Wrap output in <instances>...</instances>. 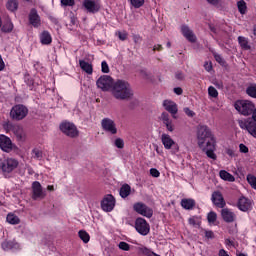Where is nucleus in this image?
Returning a JSON list of instances; mask_svg holds the SVG:
<instances>
[{
    "label": "nucleus",
    "mask_w": 256,
    "mask_h": 256,
    "mask_svg": "<svg viewBox=\"0 0 256 256\" xmlns=\"http://www.w3.org/2000/svg\"><path fill=\"white\" fill-rule=\"evenodd\" d=\"M239 149L241 153H249V148H247V146H245L244 144H240Z\"/></svg>",
    "instance_id": "obj_55"
},
{
    "label": "nucleus",
    "mask_w": 256,
    "mask_h": 256,
    "mask_svg": "<svg viewBox=\"0 0 256 256\" xmlns=\"http://www.w3.org/2000/svg\"><path fill=\"white\" fill-rule=\"evenodd\" d=\"M184 113L188 116V117H195V112H193L191 109L189 108H184Z\"/></svg>",
    "instance_id": "obj_53"
},
{
    "label": "nucleus",
    "mask_w": 256,
    "mask_h": 256,
    "mask_svg": "<svg viewBox=\"0 0 256 256\" xmlns=\"http://www.w3.org/2000/svg\"><path fill=\"white\" fill-rule=\"evenodd\" d=\"M167 131H169L170 133H173V131H175V125H173V122H171L170 124H168L166 126Z\"/></svg>",
    "instance_id": "obj_56"
},
{
    "label": "nucleus",
    "mask_w": 256,
    "mask_h": 256,
    "mask_svg": "<svg viewBox=\"0 0 256 256\" xmlns=\"http://www.w3.org/2000/svg\"><path fill=\"white\" fill-rule=\"evenodd\" d=\"M5 69V62L3 61V57L0 55V71H3Z\"/></svg>",
    "instance_id": "obj_61"
},
{
    "label": "nucleus",
    "mask_w": 256,
    "mask_h": 256,
    "mask_svg": "<svg viewBox=\"0 0 256 256\" xmlns=\"http://www.w3.org/2000/svg\"><path fill=\"white\" fill-rule=\"evenodd\" d=\"M110 93L114 99L127 101V99H131V97H133V88H131V84L128 81L118 79L114 81Z\"/></svg>",
    "instance_id": "obj_2"
},
{
    "label": "nucleus",
    "mask_w": 256,
    "mask_h": 256,
    "mask_svg": "<svg viewBox=\"0 0 256 256\" xmlns=\"http://www.w3.org/2000/svg\"><path fill=\"white\" fill-rule=\"evenodd\" d=\"M0 149L5 153H9L11 149H13V143L11 142V138L0 135Z\"/></svg>",
    "instance_id": "obj_16"
},
{
    "label": "nucleus",
    "mask_w": 256,
    "mask_h": 256,
    "mask_svg": "<svg viewBox=\"0 0 256 256\" xmlns=\"http://www.w3.org/2000/svg\"><path fill=\"white\" fill-rule=\"evenodd\" d=\"M219 175L223 181H228L229 183H233L235 181V176H233V174L227 172L226 170H221L219 172Z\"/></svg>",
    "instance_id": "obj_26"
},
{
    "label": "nucleus",
    "mask_w": 256,
    "mask_h": 256,
    "mask_svg": "<svg viewBox=\"0 0 256 256\" xmlns=\"http://www.w3.org/2000/svg\"><path fill=\"white\" fill-rule=\"evenodd\" d=\"M197 141L198 147L206 153L207 157L213 161H217V154H215V135H213L209 127L205 125L198 126Z\"/></svg>",
    "instance_id": "obj_1"
},
{
    "label": "nucleus",
    "mask_w": 256,
    "mask_h": 256,
    "mask_svg": "<svg viewBox=\"0 0 256 256\" xmlns=\"http://www.w3.org/2000/svg\"><path fill=\"white\" fill-rule=\"evenodd\" d=\"M135 229L137 233H139V235L145 237L146 235H149V232L151 231V226H149V223H147L146 219L137 218L135 220Z\"/></svg>",
    "instance_id": "obj_7"
},
{
    "label": "nucleus",
    "mask_w": 256,
    "mask_h": 256,
    "mask_svg": "<svg viewBox=\"0 0 256 256\" xmlns=\"http://www.w3.org/2000/svg\"><path fill=\"white\" fill-rule=\"evenodd\" d=\"M238 124L241 129H246V131H248L249 125L251 124V120H247V119L239 120Z\"/></svg>",
    "instance_id": "obj_39"
},
{
    "label": "nucleus",
    "mask_w": 256,
    "mask_h": 256,
    "mask_svg": "<svg viewBox=\"0 0 256 256\" xmlns=\"http://www.w3.org/2000/svg\"><path fill=\"white\" fill-rule=\"evenodd\" d=\"M47 197V192L43 190V186L39 181H35L32 183V199L37 201L39 199H45Z\"/></svg>",
    "instance_id": "obj_9"
},
{
    "label": "nucleus",
    "mask_w": 256,
    "mask_h": 256,
    "mask_svg": "<svg viewBox=\"0 0 256 256\" xmlns=\"http://www.w3.org/2000/svg\"><path fill=\"white\" fill-rule=\"evenodd\" d=\"M150 175H151L152 177L157 178V177H160V176H161V172H159V170H157L156 168H151V169H150Z\"/></svg>",
    "instance_id": "obj_51"
},
{
    "label": "nucleus",
    "mask_w": 256,
    "mask_h": 256,
    "mask_svg": "<svg viewBox=\"0 0 256 256\" xmlns=\"http://www.w3.org/2000/svg\"><path fill=\"white\" fill-rule=\"evenodd\" d=\"M78 235L81 241H83V243H89V241H91V236L85 230H80L78 232Z\"/></svg>",
    "instance_id": "obj_32"
},
{
    "label": "nucleus",
    "mask_w": 256,
    "mask_h": 256,
    "mask_svg": "<svg viewBox=\"0 0 256 256\" xmlns=\"http://www.w3.org/2000/svg\"><path fill=\"white\" fill-rule=\"evenodd\" d=\"M1 247L3 251H9L12 249V251H17V249H21V245L15 241H4L1 244Z\"/></svg>",
    "instance_id": "obj_21"
},
{
    "label": "nucleus",
    "mask_w": 256,
    "mask_h": 256,
    "mask_svg": "<svg viewBox=\"0 0 256 256\" xmlns=\"http://www.w3.org/2000/svg\"><path fill=\"white\" fill-rule=\"evenodd\" d=\"M6 221L10 225H19V223H21V220L19 219V216L15 215L13 213H9L7 215Z\"/></svg>",
    "instance_id": "obj_28"
},
{
    "label": "nucleus",
    "mask_w": 256,
    "mask_h": 256,
    "mask_svg": "<svg viewBox=\"0 0 256 256\" xmlns=\"http://www.w3.org/2000/svg\"><path fill=\"white\" fill-rule=\"evenodd\" d=\"M17 167H19V161L13 158H8L1 163V169L4 173H11Z\"/></svg>",
    "instance_id": "obj_12"
},
{
    "label": "nucleus",
    "mask_w": 256,
    "mask_h": 256,
    "mask_svg": "<svg viewBox=\"0 0 256 256\" xmlns=\"http://www.w3.org/2000/svg\"><path fill=\"white\" fill-rule=\"evenodd\" d=\"M2 31L4 33H11V31H13V22H11V20H7L2 26Z\"/></svg>",
    "instance_id": "obj_35"
},
{
    "label": "nucleus",
    "mask_w": 256,
    "mask_h": 256,
    "mask_svg": "<svg viewBox=\"0 0 256 256\" xmlns=\"http://www.w3.org/2000/svg\"><path fill=\"white\" fill-rule=\"evenodd\" d=\"M174 93L176 95H183V89L181 87L174 88Z\"/></svg>",
    "instance_id": "obj_58"
},
{
    "label": "nucleus",
    "mask_w": 256,
    "mask_h": 256,
    "mask_svg": "<svg viewBox=\"0 0 256 256\" xmlns=\"http://www.w3.org/2000/svg\"><path fill=\"white\" fill-rule=\"evenodd\" d=\"M118 37L121 41H125L127 39V32H118Z\"/></svg>",
    "instance_id": "obj_54"
},
{
    "label": "nucleus",
    "mask_w": 256,
    "mask_h": 256,
    "mask_svg": "<svg viewBox=\"0 0 256 256\" xmlns=\"http://www.w3.org/2000/svg\"><path fill=\"white\" fill-rule=\"evenodd\" d=\"M226 153L229 157H235V151H233V149H227Z\"/></svg>",
    "instance_id": "obj_62"
},
{
    "label": "nucleus",
    "mask_w": 256,
    "mask_h": 256,
    "mask_svg": "<svg viewBox=\"0 0 256 256\" xmlns=\"http://www.w3.org/2000/svg\"><path fill=\"white\" fill-rule=\"evenodd\" d=\"M114 145L115 147H117V149H123L125 147V142L121 138H116L114 141Z\"/></svg>",
    "instance_id": "obj_45"
},
{
    "label": "nucleus",
    "mask_w": 256,
    "mask_h": 256,
    "mask_svg": "<svg viewBox=\"0 0 256 256\" xmlns=\"http://www.w3.org/2000/svg\"><path fill=\"white\" fill-rule=\"evenodd\" d=\"M29 21L30 25L34 27H40L41 26V17H39V14L37 13L36 9H32L29 14Z\"/></svg>",
    "instance_id": "obj_20"
},
{
    "label": "nucleus",
    "mask_w": 256,
    "mask_h": 256,
    "mask_svg": "<svg viewBox=\"0 0 256 256\" xmlns=\"http://www.w3.org/2000/svg\"><path fill=\"white\" fill-rule=\"evenodd\" d=\"M40 41H41L42 45H50V43H51V41H53V39L51 38V34L49 32L44 31L40 35Z\"/></svg>",
    "instance_id": "obj_27"
},
{
    "label": "nucleus",
    "mask_w": 256,
    "mask_h": 256,
    "mask_svg": "<svg viewBox=\"0 0 256 256\" xmlns=\"http://www.w3.org/2000/svg\"><path fill=\"white\" fill-rule=\"evenodd\" d=\"M82 8L86 13H91L95 15V13H99L101 11V1L99 0H83Z\"/></svg>",
    "instance_id": "obj_6"
},
{
    "label": "nucleus",
    "mask_w": 256,
    "mask_h": 256,
    "mask_svg": "<svg viewBox=\"0 0 256 256\" xmlns=\"http://www.w3.org/2000/svg\"><path fill=\"white\" fill-rule=\"evenodd\" d=\"M251 115H252V119H253L254 123H256V108L255 107H254V110L252 111Z\"/></svg>",
    "instance_id": "obj_64"
},
{
    "label": "nucleus",
    "mask_w": 256,
    "mask_h": 256,
    "mask_svg": "<svg viewBox=\"0 0 256 256\" xmlns=\"http://www.w3.org/2000/svg\"><path fill=\"white\" fill-rule=\"evenodd\" d=\"M247 181H248L249 185L252 187V189H255V191H256V177L253 175H248Z\"/></svg>",
    "instance_id": "obj_44"
},
{
    "label": "nucleus",
    "mask_w": 256,
    "mask_h": 256,
    "mask_svg": "<svg viewBox=\"0 0 256 256\" xmlns=\"http://www.w3.org/2000/svg\"><path fill=\"white\" fill-rule=\"evenodd\" d=\"M60 130L64 135H67V137H78L79 136V130H77V126L71 122H63L60 125Z\"/></svg>",
    "instance_id": "obj_8"
},
{
    "label": "nucleus",
    "mask_w": 256,
    "mask_h": 256,
    "mask_svg": "<svg viewBox=\"0 0 256 256\" xmlns=\"http://www.w3.org/2000/svg\"><path fill=\"white\" fill-rule=\"evenodd\" d=\"M137 250L139 251V253H141L142 255H146V256H155L157 255V253L151 251L150 248L140 245Z\"/></svg>",
    "instance_id": "obj_30"
},
{
    "label": "nucleus",
    "mask_w": 256,
    "mask_h": 256,
    "mask_svg": "<svg viewBox=\"0 0 256 256\" xmlns=\"http://www.w3.org/2000/svg\"><path fill=\"white\" fill-rule=\"evenodd\" d=\"M209 5H213L214 7H217V9H221L222 4L221 0H206Z\"/></svg>",
    "instance_id": "obj_48"
},
{
    "label": "nucleus",
    "mask_w": 256,
    "mask_h": 256,
    "mask_svg": "<svg viewBox=\"0 0 256 256\" xmlns=\"http://www.w3.org/2000/svg\"><path fill=\"white\" fill-rule=\"evenodd\" d=\"M221 215L226 223H233L235 221V213L227 208L222 209Z\"/></svg>",
    "instance_id": "obj_22"
},
{
    "label": "nucleus",
    "mask_w": 256,
    "mask_h": 256,
    "mask_svg": "<svg viewBox=\"0 0 256 256\" xmlns=\"http://www.w3.org/2000/svg\"><path fill=\"white\" fill-rule=\"evenodd\" d=\"M238 209L247 213V211H251L253 209V201L246 197H241L238 201Z\"/></svg>",
    "instance_id": "obj_14"
},
{
    "label": "nucleus",
    "mask_w": 256,
    "mask_h": 256,
    "mask_svg": "<svg viewBox=\"0 0 256 256\" xmlns=\"http://www.w3.org/2000/svg\"><path fill=\"white\" fill-rule=\"evenodd\" d=\"M204 68L206 69V71H211V69H213V65H211V63L206 62L204 64Z\"/></svg>",
    "instance_id": "obj_59"
},
{
    "label": "nucleus",
    "mask_w": 256,
    "mask_h": 256,
    "mask_svg": "<svg viewBox=\"0 0 256 256\" xmlns=\"http://www.w3.org/2000/svg\"><path fill=\"white\" fill-rule=\"evenodd\" d=\"M188 223L192 225V227H201V217L192 216L188 219Z\"/></svg>",
    "instance_id": "obj_31"
},
{
    "label": "nucleus",
    "mask_w": 256,
    "mask_h": 256,
    "mask_svg": "<svg viewBox=\"0 0 256 256\" xmlns=\"http://www.w3.org/2000/svg\"><path fill=\"white\" fill-rule=\"evenodd\" d=\"M246 93H247V95H249V97H252L253 99H256V84L250 85L246 89Z\"/></svg>",
    "instance_id": "obj_37"
},
{
    "label": "nucleus",
    "mask_w": 256,
    "mask_h": 256,
    "mask_svg": "<svg viewBox=\"0 0 256 256\" xmlns=\"http://www.w3.org/2000/svg\"><path fill=\"white\" fill-rule=\"evenodd\" d=\"M118 247L121 249V251H129L131 249V245H129L127 242H120Z\"/></svg>",
    "instance_id": "obj_47"
},
{
    "label": "nucleus",
    "mask_w": 256,
    "mask_h": 256,
    "mask_svg": "<svg viewBox=\"0 0 256 256\" xmlns=\"http://www.w3.org/2000/svg\"><path fill=\"white\" fill-rule=\"evenodd\" d=\"M211 199L216 207H219L220 209H223V207H225V199H223V194H221V192H213Z\"/></svg>",
    "instance_id": "obj_18"
},
{
    "label": "nucleus",
    "mask_w": 256,
    "mask_h": 256,
    "mask_svg": "<svg viewBox=\"0 0 256 256\" xmlns=\"http://www.w3.org/2000/svg\"><path fill=\"white\" fill-rule=\"evenodd\" d=\"M115 83V79L111 77V75L103 74L96 80V87L103 91L104 93H108L113 89V85Z\"/></svg>",
    "instance_id": "obj_3"
},
{
    "label": "nucleus",
    "mask_w": 256,
    "mask_h": 256,
    "mask_svg": "<svg viewBox=\"0 0 256 256\" xmlns=\"http://www.w3.org/2000/svg\"><path fill=\"white\" fill-rule=\"evenodd\" d=\"M181 33L187 39V41H190V43H195L197 41V36L193 33V30L189 28L187 25L181 26Z\"/></svg>",
    "instance_id": "obj_17"
},
{
    "label": "nucleus",
    "mask_w": 256,
    "mask_h": 256,
    "mask_svg": "<svg viewBox=\"0 0 256 256\" xmlns=\"http://www.w3.org/2000/svg\"><path fill=\"white\" fill-rule=\"evenodd\" d=\"M181 207L189 211L193 209V207H195V200H193L192 198H184L181 200Z\"/></svg>",
    "instance_id": "obj_25"
},
{
    "label": "nucleus",
    "mask_w": 256,
    "mask_h": 256,
    "mask_svg": "<svg viewBox=\"0 0 256 256\" xmlns=\"http://www.w3.org/2000/svg\"><path fill=\"white\" fill-rule=\"evenodd\" d=\"M175 77L178 79V81H183V79H185V74L181 71H178L176 72Z\"/></svg>",
    "instance_id": "obj_52"
},
{
    "label": "nucleus",
    "mask_w": 256,
    "mask_h": 256,
    "mask_svg": "<svg viewBox=\"0 0 256 256\" xmlns=\"http://www.w3.org/2000/svg\"><path fill=\"white\" fill-rule=\"evenodd\" d=\"M207 220L209 225H217V213L215 212L208 213Z\"/></svg>",
    "instance_id": "obj_34"
},
{
    "label": "nucleus",
    "mask_w": 256,
    "mask_h": 256,
    "mask_svg": "<svg viewBox=\"0 0 256 256\" xmlns=\"http://www.w3.org/2000/svg\"><path fill=\"white\" fill-rule=\"evenodd\" d=\"M129 195H131V186H129V184H124L121 188H120V196L125 199L127 197H129Z\"/></svg>",
    "instance_id": "obj_29"
},
{
    "label": "nucleus",
    "mask_w": 256,
    "mask_h": 256,
    "mask_svg": "<svg viewBox=\"0 0 256 256\" xmlns=\"http://www.w3.org/2000/svg\"><path fill=\"white\" fill-rule=\"evenodd\" d=\"M133 40H134V42H136V43H141L142 38H141V36H139V35H134V36H133Z\"/></svg>",
    "instance_id": "obj_60"
},
{
    "label": "nucleus",
    "mask_w": 256,
    "mask_h": 256,
    "mask_svg": "<svg viewBox=\"0 0 256 256\" xmlns=\"http://www.w3.org/2000/svg\"><path fill=\"white\" fill-rule=\"evenodd\" d=\"M60 3L62 7H73L75 0H61Z\"/></svg>",
    "instance_id": "obj_46"
},
{
    "label": "nucleus",
    "mask_w": 256,
    "mask_h": 256,
    "mask_svg": "<svg viewBox=\"0 0 256 256\" xmlns=\"http://www.w3.org/2000/svg\"><path fill=\"white\" fill-rule=\"evenodd\" d=\"M130 3L132 7L135 9H139L140 7H143L145 5V0H130Z\"/></svg>",
    "instance_id": "obj_41"
},
{
    "label": "nucleus",
    "mask_w": 256,
    "mask_h": 256,
    "mask_svg": "<svg viewBox=\"0 0 256 256\" xmlns=\"http://www.w3.org/2000/svg\"><path fill=\"white\" fill-rule=\"evenodd\" d=\"M101 71L102 73H109L110 69H109V64H107V61H102L101 63Z\"/></svg>",
    "instance_id": "obj_49"
},
{
    "label": "nucleus",
    "mask_w": 256,
    "mask_h": 256,
    "mask_svg": "<svg viewBox=\"0 0 256 256\" xmlns=\"http://www.w3.org/2000/svg\"><path fill=\"white\" fill-rule=\"evenodd\" d=\"M247 131L250 133V135H252V137L256 138V123L251 121Z\"/></svg>",
    "instance_id": "obj_40"
},
{
    "label": "nucleus",
    "mask_w": 256,
    "mask_h": 256,
    "mask_svg": "<svg viewBox=\"0 0 256 256\" xmlns=\"http://www.w3.org/2000/svg\"><path fill=\"white\" fill-rule=\"evenodd\" d=\"M163 107L172 115L173 119H177V116H175L179 111V108H177V103L171 100H164Z\"/></svg>",
    "instance_id": "obj_15"
},
{
    "label": "nucleus",
    "mask_w": 256,
    "mask_h": 256,
    "mask_svg": "<svg viewBox=\"0 0 256 256\" xmlns=\"http://www.w3.org/2000/svg\"><path fill=\"white\" fill-rule=\"evenodd\" d=\"M133 209L143 217H148V219L153 217V210L141 202L134 204Z\"/></svg>",
    "instance_id": "obj_11"
},
{
    "label": "nucleus",
    "mask_w": 256,
    "mask_h": 256,
    "mask_svg": "<svg viewBox=\"0 0 256 256\" xmlns=\"http://www.w3.org/2000/svg\"><path fill=\"white\" fill-rule=\"evenodd\" d=\"M237 6H238V11H240L242 15H245V13H247V3H245L244 0L238 1Z\"/></svg>",
    "instance_id": "obj_36"
},
{
    "label": "nucleus",
    "mask_w": 256,
    "mask_h": 256,
    "mask_svg": "<svg viewBox=\"0 0 256 256\" xmlns=\"http://www.w3.org/2000/svg\"><path fill=\"white\" fill-rule=\"evenodd\" d=\"M79 66L87 75H93V64L85 60H79Z\"/></svg>",
    "instance_id": "obj_23"
},
{
    "label": "nucleus",
    "mask_w": 256,
    "mask_h": 256,
    "mask_svg": "<svg viewBox=\"0 0 256 256\" xmlns=\"http://www.w3.org/2000/svg\"><path fill=\"white\" fill-rule=\"evenodd\" d=\"M160 119L163 123H167V121H170L171 118L169 117V114L167 112H163L160 116Z\"/></svg>",
    "instance_id": "obj_50"
},
{
    "label": "nucleus",
    "mask_w": 256,
    "mask_h": 256,
    "mask_svg": "<svg viewBox=\"0 0 256 256\" xmlns=\"http://www.w3.org/2000/svg\"><path fill=\"white\" fill-rule=\"evenodd\" d=\"M32 157L34 159H43V152L37 148L32 150Z\"/></svg>",
    "instance_id": "obj_43"
},
{
    "label": "nucleus",
    "mask_w": 256,
    "mask_h": 256,
    "mask_svg": "<svg viewBox=\"0 0 256 256\" xmlns=\"http://www.w3.org/2000/svg\"><path fill=\"white\" fill-rule=\"evenodd\" d=\"M161 143L162 145H164V149H172L173 145H175V140H173V138H171V135L167 134V133H163L161 135Z\"/></svg>",
    "instance_id": "obj_19"
},
{
    "label": "nucleus",
    "mask_w": 256,
    "mask_h": 256,
    "mask_svg": "<svg viewBox=\"0 0 256 256\" xmlns=\"http://www.w3.org/2000/svg\"><path fill=\"white\" fill-rule=\"evenodd\" d=\"M29 109L24 105L18 104L12 107L10 117L15 121H21L27 117Z\"/></svg>",
    "instance_id": "obj_5"
},
{
    "label": "nucleus",
    "mask_w": 256,
    "mask_h": 256,
    "mask_svg": "<svg viewBox=\"0 0 256 256\" xmlns=\"http://www.w3.org/2000/svg\"><path fill=\"white\" fill-rule=\"evenodd\" d=\"M102 129L107 133H111V135H116L117 126L115 125V121L110 118H104L101 121Z\"/></svg>",
    "instance_id": "obj_13"
},
{
    "label": "nucleus",
    "mask_w": 256,
    "mask_h": 256,
    "mask_svg": "<svg viewBox=\"0 0 256 256\" xmlns=\"http://www.w3.org/2000/svg\"><path fill=\"white\" fill-rule=\"evenodd\" d=\"M238 42L239 45L243 48V49H249V44L247 42V38L240 36L238 37Z\"/></svg>",
    "instance_id": "obj_42"
},
{
    "label": "nucleus",
    "mask_w": 256,
    "mask_h": 256,
    "mask_svg": "<svg viewBox=\"0 0 256 256\" xmlns=\"http://www.w3.org/2000/svg\"><path fill=\"white\" fill-rule=\"evenodd\" d=\"M8 127L18 139H23V137H25V134L23 133V128H21V126L8 124Z\"/></svg>",
    "instance_id": "obj_24"
},
{
    "label": "nucleus",
    "mask_w": 256,
    "mask_h": 256,
    "mask_svg": "<svg viewBox=\"0 0 256 256\" xmlns=\"http://www.w3.org/2000/svg\"><path fill=\"white\" fill-rule=\"evenodd\" d=\"M19 7V3L17 0H8L6 4V8L8 11H17V8Z\"/></svg>",
    "instance_id": "obj_33"
},
{
    "label": "nucleus",
    "mask_w": 256,
    "mask_h": 256,
    "mask_svg": "<svg viewBox=\"0 0 256 256\" xmlns=\"http://www.w3.org/2000/svg\"><path fill=\"white\" fill-rule=\"evenodd\" d=\"M234 107L238 113L248 117L255 110V104L249 100H238L235 102Z\"/></svg>",
    "instance_id": "obj_4"
},
{
    "label": "nucleus",
    "mask_w": 256,
    "mask_h": 256,
    "mask_svg": "<svg viewBox=\"0 0 256 256\" xmlns=\"http://www.w3.org/2000/svg\"><path fill=\"white\" fill-rule=\"evenodd\" d=\"M101 208L106 213H111L115 209V197L111 194L106 195L101 201Z\"/></svg>",
    "instance_id": "obj_10"
},
{
    "label": "nucleus",
    "mask_w": 256,
    "mask_h": 256,
    "mask_svg": "<svg viewBox=\"0 0 256 256\" xmlns=\"http://www.w3.org/2000/svg\"><path fill=\"white\" fill-rule=\"evenodd\" d=\"M208 95L209 97H212L213 99H217V97H219V92L217 91V89L213 86H209L208 87Z\"/></svg>",
    "instance_id": "obj_38"
},
{
    "label": "nucleus",
    "mask_w": 256,
    "mask_h": 256,
    "mask_svg": "<svg viewBox=\"0 0 256 256\" xmlns=\"http://www.w3.org/2000/svg\"><path fill=\"white\" fill-rule=\"evenodd\" d=\"M205 235L208 239H213V231H206Z\"/></svg>",
    "instance_id": "obj_63"
},
{
    "label": "nucleus",
    "mask_w": 256,
    "mask_h": 256,
    "mask_svg": "<svg viewBox=\"0 0 256 256\" xmlns=\"http://www.w3.org/2000/svg\"><path fill=\"white\" fill-rule=\"evenodd\" d=\"M214 59H216L217 63H223V57L219 54H214Z\"/></svg>",
    "instance_id": "obj_57"
}]
</instances>
